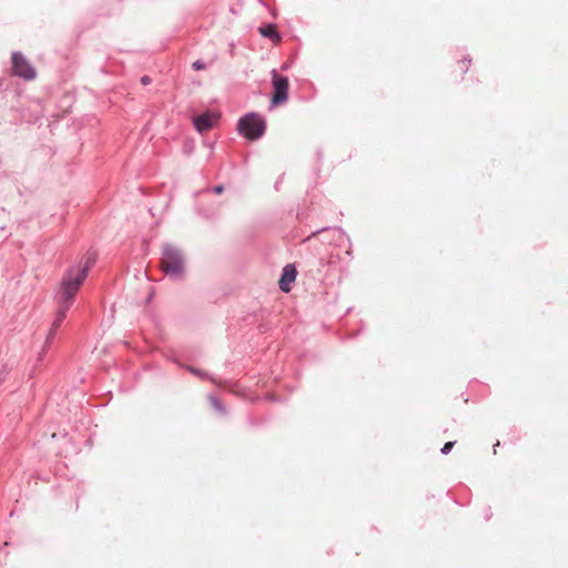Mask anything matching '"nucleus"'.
Listing matches in <instances>:
<instances>
[{
	"label": "nucleus",
	"instance_id": "f257e3e1",
	"mask_svg": "<svg viewBox=\"0 0 568 568\" xmlns=\"http://www.w3.org/2000/svg\"><path fill=\"white\" fill-rule=\"evenodd\" d=\"M93 263L94 258H88L83 266H80L77 270H70L63 278L61 284V305H64L65 308H70L74 295L85 280L88 271Z\"/></svg>",
	"mask_w": 568,
	"mask_h": 568
},
{
	"label": "nucleus",
	"instance_id": "f03ea898",
	"mask_svg": "<svg viewBox=\"0 0 568 568\" xmlns=\"http://www.w3.org/2000/svg\"><path fill=\"white\" fill-rule=\"evenodd\" d=\"M160 266L166 275L180 277L184 272V260L181 252L172 245H166L163 248Z\"/></svg>",
	"mask_w": 568,
	"mask_h": 568
},
{
	"label": "nucleus",
	"instance_id": "7ed1b4c3",
	"mask_svg": "<svg viewBox=\"0 0 568 568\" xmlns=\"http://www.w3.org/2000/svg\"><path fill=\"white\" fill-rule=\"evenodd\" d=\"M239 131L248 140H256L265 131V122L257 114H248L239 121Z\"/></svg>",
	"mask_w": 568,
	"mask_h": 568
},
{
	"label": "nucleus",
	"instance_id": "20e7f679",
	"mask_svg": "<svg viewBox=\"0 0 568 568\" xmlns=\"http://www.w3.org/2000/svg\"><path fill=\"white\" fill-rule=\"evenodd\" d=\"M272 84H273V104H282L288 98V79L278 74L275 70L272 71Z\"/></svg>",
	"mask_w": 568,
	"mask_h": 568
},
{
	"label": "nucleus",
	"instance_id": "39448f33",
	"mask_svg": "<svg viewBox=\"0 0 568 568\" xmlns=\"http://www.w3.org/2000/svg\"><path fill=\"white\" fill-rule=\"evenodd\" d=\"M13 74L26 80H33L36 78L34 68L27 61L24 55L20 52H14L11 57Z\"/></svg>",
	"mask_w": 568,
	"mask_h": 568
},
{
	"label": "nucleus",
	"instance_id": "423d86ee",
	"mask_svg": "<svg viewBox=\"0 0 568 568\" xmlns=\"http://www.w3.org/2000/svg\"><path fill=\"white\" fill-rule=\"evenodd\" d=\"M220 116V112L210 110L194 116L193 124L197 132L204 133L212 130L217 124Z\"/></svg>",
	"mask_w": 568,
	"mask_h": 568
},
{
	"label": "nucleus",
	"instance_id": "0eeeda50",
	"mask_svg": "<svg viewBox=\"0 0 568 568\" xmlns=\"http://www.w3.org/2000/svg\"><path fill=\"white\" fill-rule=\"evenodd\" d=\"M296 274H297V272H296L294 265L287 264L284 267L283 274L280 280V287L283 292L287 293L291 291V284L295 281Z\"/></svg>",
	"mask_w": 568,
	"mask_h": 568
},
{
	"label": "nucleus",
	"instance_id": "6e6552de",
	"mask_svg": "<svg viewBox=\"0 0 568 568\" xmlns=\"http://www.w3.org/2000/svg\"><path fill=\"white\" fill-rule=\"evenodd\" d=\"M260 33L263 37L270 38L274 42H278L281 40V37L277 33L275 26H273V24H267L265 27L260 28Z\"/></svg>",
	"mask_w": 568,
	"mask_h": 568
},
{
	"label": "nucleus",
	"instance_id": "1a4fd4ad",
	"mask_svg": "<svg viewBox=\"0 0 568 568\" xmlns=\"http://www.w3.org/2000/svg\"><path fill=\"white\" fill-rule=\"evenodd\" d=\"M69 308H65L64 305H61L60 304V308H59V312L57 314V317L55 320L53 321L52 323V327H51V332H50V335H53L54 332L59 328V326L61 325V323L63 322V320L65 318V314H67V311Z\"/></svg>",
	"mask_w": 568,
	"mask_h": 568
},
{
	"label": "nucleus",
	"instance_id": "9d476101",
	"mask_svg": "<svg viewBox=\"0 0 568 568\" xmlns=\"http://www.w3.org/2000/svg\"><path fill=\"white\" fill-rule=\"evenodd\" d=\"M458 65L462 71H467L470 65V60H462L458 62Z\"/></svg>",
	"mask_w": 568,
	"mask_h": 568
},
{
	"label": "nucleus",
	"instance_id": "9b49d317",
	"mask_svg": "<svg viewBox=\"0 0 568 568\" xmlns=\"http://www.w3.org/2000/svg\"><path fill=\"white\" fill-rule=\"evenodd\" d=\"M454 442H447L444 447L442 448V453L443 454H448L450 452V449L453 448L454 446Z\"/></svg>",
	"mask_w": 568,
	"mask_h": 568
},
{
	"label": "nucleus",
	"instance_id": "f8f14e48",
	"mask_svg": "<svg viewBox=\"0 0 568 568\" xmlns=\"http://www.w3.org/2000/svg\"><path fill=\"white\" fill-rule=\"evenodd\" d=\"M193 68H194V70L199 71V70L205 69V65L202 62H200V61H195L193 63Z\"/></svg>",
	"mask_w": 568,
	"mask_h": 568
},
{
	"label": "nucleus",
	"instance_id": "ddd939ff",
	"mask_svg": "<svg viewBox=\"0 0 568 568\" xmlns=\"http://www.w3.org/2000/svg\"><path fill=\"white\" fill-rule=\"evenodd\" d=\"M141 83H142L143 85H148V84H150V83H151V78H150V77H148V75H143V77L141 78Z\"/></svg>",
	"mask_w": 568,
	"mask_h": 568
},
{
	"label": "nucleus",
	"instance_id": "4468645a",
	"mask_svg": "<svg viewBox=\"0 0 568 568\" xmlns=\"http://www.w3.org/2000/svg\"><path fill=\"white\" fill-rule=\"evenodd\" d=\"M215 193L220 194L223 192V186L219 185L214 189Z\"/></svg>",
	"mask_w": 568,
	"mask_h": 568
},
{
	"label": "nucleus",
	"instance_id": "2eb2a0df",
	"mask_svg": "<svg viewBox=\"0 0 568 568\" xmlns=\"http://www.w3.org/2000/svg\"><path fill=\"white\" fill-rule=\"evenodd\" d=\"M190 371H191L192 373H194V374H196V373H197V372H196L195 369H193V368H190Z\"/></svg>",
	"mask_w": 568,
	"mask_h": 568
}]
</instances>
